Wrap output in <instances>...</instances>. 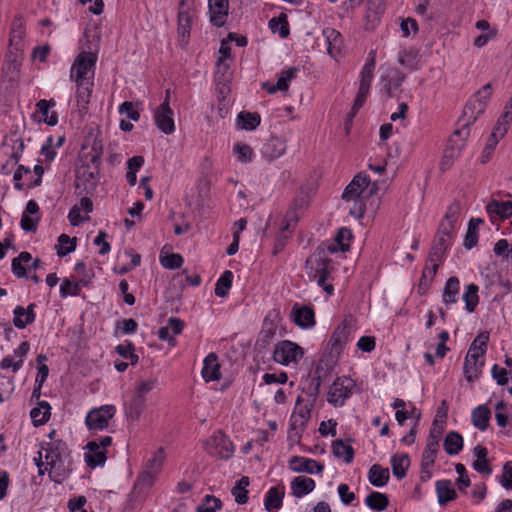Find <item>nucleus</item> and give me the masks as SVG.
<instances>
[{
	"instance_id": "obj_1",
	"label": "nucleus",
	"mask_w": 512,
	"mask_h": 512,
	"mask_svg": "<svg viewBox=\"0 0 512 512\" xmlns=\"http://www.w3.org/2000/svg\"><path fill=\"white\" fill-rule=\"evenodd\" d=\"M45 463L49 466V477L55 483H62L71 470V457L65 442L58 440L45 448Z\"/></svg>"
},
{
	"instance_id": "obj_2",
	"label": "nucleus",
	"mask_w": 512,
	"mask_h": 512,
	"mask_svg": "<svg viewBox=\"0 0 512 512\" xmlns=\"http://www.w3.org/2000/svg\"><path fill=\"white\" fill-rule=\"evenodd\" d=\"M337 252V244H320L315 252L306 260V269L311 280L317 284L324 283L329 275L331 259L329 255Z\"/></svg>"
},
{
	"instance_id": "obj_3",
	"label": "nucleus",
	"mask_w": 512,
	"mask_h": 512,
	"mask_svg": "<svg viewBox=\"0 0 512 512\" xmlns=\"http://www.w3.org/2000/svg\"><path fill=\"white\" fill-rule=\"evenodd\" d=\"M99 156L92 155L90 163L82 164L76 170V190L78 194H91L97 185Z\"/></svg>"
},
{
	"instance_id": "obj_4",
	"label": "nucleus",
	"mask_w": 512,
	"mask_h": 512,
	"mask_svg": "<svg viewBox=\"0 0 512 512\" xmlns=\"http://www.w3.org/2000/svg\"><path fill=\"white\" fill-rule=\"evenodd\" d=\"M470 124L471 122L469 120H464L462 127L457 129L449 138L441 162L442 170L448 169L452 165L453 161L460 156L461 151L465 146V142L470 134Z\"/></svg>"
},
{
	"instance_id": "obj_5",
	"label": "nucleus",
	"mask_w": 512,
	"mask_h": 512,
	"mask_svg": "<svg viewBox=\"0 0 512 512\" xmlns=\"http://www.w3.org/2000/svg\"><path fill=\"white\" fill-rule=\"evenodd\" d=\"M97 55L93 52L82 51L77 55L71 67L70 78L77 81H93Z\"/></svg>"
},
{
	"instance_id": "obj_6",
	"label": "nucleus",
	"mask_w": 512,
	"mask_h": 512,
	"mask_svg": "<svg viewBox=\"0 0 512 512\" xmlns=\"http://www.w3.org/2000/svg\"><path fill=\"white\" fill-rule=\"evenodd\" d=\"M355 388V382L350 377H338L329 387L327 401L334 407H342L350 398Z\"/></svg>"
},
{
	"instance_id": "obj_7",
	"label": "nucleus",
	"mask_w": 512,
	"mask_h": 512,
	"mask_svg": "<svg viewBox=\"0 0 512 512\" xmlns=\"http://www.w3.org/2000/svg\"><path fill=\"white\" fill-rule=\"evenodd\" d=\"M303 355L304 351L298 344L283 340L275 346L273 359L281 365L288 366L292 363H298Z\"/></svg>"
},
{
	"instance_id": "obj_8",
	"label": "nucleus",
	"mask_w": 512,
	"mask_h": 512,
	"mask_svg": "<svg viewBox=\"0 0 512 512\" xmlns=\"http://www.w3.org/2000/svg\"><path fill=\"white\" fill-rule=\"evenodd\" d=\"M170 91H166L164 101L154 111V122L164 134L170 135L175 131L174 112L169 102Z\"/></svg>"
},
{
	"instance_id": "obj_9",
	"label": "nucleus",
	"mask_w": 512,
	"mask_h": 512,
	"mask_svg": "<svg viewBox=\"0 0 512 512\" xmlns=\"http://www.w3.org/2000/svg\"><path fill=\"white\" fill-rule=\"evenodd\" d=\"M205 450L212 456L221 459H228L234 452L232 442L222 433L215 432L209 439L204 442Z\"/></svg>"
},
{
	"instance_id": "obj_10",
	"label": "nucleus",
	"mask_w": 512,
	"mask_h": 512,
	"mask_svg": "<svg viewBox=\"0 0 512 512\" xmlns=\"http://www.w3.org/2000/svg\"><path fill=\"white\" fill-rule=\"evenodd\" d=\"M164 459V451L160 448L146 462L145 469L139 474L136 484L142 487L152 486L156 476L161 471Z\"/></svg>"
},
{
	"instance_id": "obj_11",
	"label": "nucleus",
	"mask_w": 512,
	"mask_h": 512,
	"mask_svg": "<svg viewBox=\"0 0 512 512\" xmlns=\"http://www.w3.org/2000/svg\"><path fill=\"white\" fill-rule=\"evenodd\" d=\"M116 408L113 405H103L92 409L86 416L85 423L90 430H103L108 427L114 417Z\"/></svg>"
},
{
	"instance_id": "obj_12",
	"label": "nucleus",
	"mask_w": 512,
	"mask_h": 512,
	"mask_svg": "<svg viewBox=\"0 0 512 512\" xmlns=\"http://www.w3.org/2000/svg\"><path fill=\"white\" fill-rule=\"evenodd\" d=\"M461 213V204L457 201L453 202L447 209L444 219L439 225L437 235L453 240L455 234L456 223Z\"/></svg>"
},
{
	"instance_id": "obj_13",
	"label": "nucleus",
	"mask_w": 512,
	"mask_h": 512,
	"mask_svg": "<svg viewBox=\"0 0 512 512\" xmlns=\"http://www.w3.org/2000/svg\"><path fill=\"white\" fill-rule=\"evenodd\" d=\"M492 94L491 84L484 85L474 96V100L469 102L464 108V117L467 120H476L477 115L484 111L486 102L489 100Z\"/></svg>"
},
{
	"instance_id": "obj_14",
	"label": "nucleus",
	"mask_w": 512,
	"mask_h": 512,
	"mask_svg": "<svg viewBox=\"0 0 512 512\" xmlns=\"http://www.w3.org/2000/svg\"><path fill=\"white\" fill-rule=\"evenodd\" d=\"M369 179L366 175L361 173L356 175L350 184L345 188L342 198L345 201H350L356 198H363L365 190L368 188Z\"/></svg>"
},
{
	"instance_id": "obj_15",
	"label": "nucleus",
	"mask_w": 512,
	"mask_h": 512,
	"mask_svg": "<svg viewBox=\"0 0 512 512\" xmlns=\"http://www.w3.org/2000/svg\"><path fill=\"white\" fill-rule=\"evenodd\" d=\"M208 8L211 23L217 27L223 26L228 16V0H208Z\"/></svg>"
},
{
	"instance_id": "obj_16",
	"label": "nucleus",
	"mask_w": 512,
	"mask_h": 512,
	"mask_svg": "<svg viewBox=\"0 0 512 512\" xmlns=\"http://www.w3.org/2000/svg\"><path fill=\"white\" fill-rule=\"evenodd\" d=\"M21 59L18 54L9 52L2 67V79L8 83H14L20 75Z\"/></svg>"
},
{
	"instance_id": "obj_17",
	"label": "nucleus",
	"mask_w": 512,
	"mask_h": 512,
	"mask_svg": "<svg viewBox=\"0 0 512 512\" xmlns=\"http://www.w3.org/2000/svg\"><path fill=\"white\" fill-rule=\"evenodd\" d=\"M289 466L292 471L308 474L320 473L324 469V466L316 460L301 456H293L289 461Z\"/></svg>"
},
{
	"instance_id": "obj_18",
	"label": "nucleus",
	"mask_w": 512,
	"mask_h": 512,
	"mask_svg": "<svg viewBox=\"0 0 512 512\" xmlns=\"http://www.w3.org/2000/svg\"><path fill=\"white\" fill-rule=\"evenodd\" d=\"M88 452L85 453V462L88 467L95 468L105 464L107 459L106 450L97 446L96 442L89 441L86 445Z\"/></svg>"
},
{
	"instance_id": "obj_19",
	"label": "nucleus",
	"mask_w": 512,
	"mask_h": 512,
	"mask_svg": "<svg viewBox=\"0 0 512 512\" xmlns=\"http://www.w3.org/2000/svg\"><path fill=\"white\" fill-rule=\"evenodd\" d=\"M286 151V143L282 138L271 137L268 139L262 149L261 153L263 157L268 160H274L282 156Z\"/></svg>"
},
{
	"instance_id": "obj_20",
	"label": "nucleus",
	"mask_w": 512,
	"mask_h": 512,
	"mask_svg": "<svg viewBox=\"0 0 512 512\" xmlns=\"http://www.w3.org/2000/svg\"><path fill=\"white\" fill-rule=\"evenodd\" d=\"M202 376L206 382L216 381L221 378L220 364L215 353L208 354L204 359Z\"/></svg>"
},
{
	"instance_id": "obj_21",
	"label": "nucleus",
	"mask_w": 512,
	"mask_h": 512,
	"mask_svg": "<svg viewBox=\"0 0 512 512\" xmlns=\"http://www.w3.org/2000/svg\"><path fill=\"white\" fill-rule=\"evenodd\" d=\"M35 304L31 303L27 309L22 306H16L13 313V324L18 329H24L27 325L35 321L36 315L34 313Z\"/></svg>"
},
{
	"instance_id": "obj_22",
	"label": "nucleus",
	"mask_w": 512,
	"mask_h": 512,
	"mask_svg": "<svg viewBox=\"0 0 512 512\" xmlns=\"http://www.w3.org/2000/svg\"><path fill=\"white\" fill-rule=\"evenodd\" d=\"M184 328V322L176 317H171L168 319V323L166 326L161 327L158 330V337L163 341H167L168 343L174 345L175 338L171 336L170 331L173 332L174 335H178L182 332Z\"/></svg>"
},
{
	"instance_id": "obj_23",
	"label": "nucleus",
	"mask_w": 512,
	"mask_h": 512,
	"mask_svg": "<svg viewBox=\"0 0 512 512\" xmlns=\"http://www.w3.org/2000/svg\"><path fill=\"white\" fill-rule=\"evenodd\" d=\"M294 322L297 326L309 329L315 325V314L312 308L308 306L293 308Z\"/></svg>"
},
{
	"instance_id": "obj_24",
	"label": "nucleus",
	"mask_w": 512,
	"mask_h": 512,
	"mask_svg": "<svg viewBox=\"0 0 512 512\" xmlns=\"http://www.w3.org/2000/svg\"><path fill=\"white\" fill-rule=\"evenodd\" d=\"M77 86L76 90V100L77 106L80 112L86 111L88 109V104L90 102L93 81H77L75 82Z\"/></svg>"
},
{
	"instance_id": "obj_25",
	"label": "nucleus",
	"mask_w": 512,
	"mask_h": 512,
	"mask_svg": "<svg viewBox=\"0 0 512 512\" xmlns=\"http://www.w3.org/2000/svg\"><path fill=\"white\" fill-rule=\"evenodd\" d=\"M315 481L306 476H297L291 481L292 495L296 498H301L315 488Z\"/></svg>"
},
{
	"instance_id": "obj_26",
	"label": "nucleus",
	"mask_w": 512,
	"mask_h": 512,
	"mask_svg": "<svg viewBox=\"0 0 512 512\" xmlns=\"http://www.w3.org/2000/svg\"><path fill=\"white\" fill-rule=\"evenodd\" d=\"M311 415V408L307 405L301 406L294 410L290 418V433L295 431V434H299V430H302L308 422Z\"/></svg>"
},
{
	"instance_id": "obj_27",
	"label": "nucleus",
	"mask_w": 512,
	"mask_h": 512,
	"mask_svg": "<svg viewBox=\"0 0 512 512\" xmlns=\"http://www.w3.org/2000/svg\"><path fill=\"white\" fill-rule=\"evenodd\" d=\"M452 240H447L436 234L433 246L429 252L428 262H436L440 264L445 257L447 248L451 245Z\"/></svg>"
},
{
	"instance_id": "obj_28",
	"label": "nucleus",
	"mask_w": 512,
	"mask_h": 512,
	"mask_svg": "<svg viewBox=\"0 0 512 512\" xmlns=\"http://www.w3.org/2000/svg\"><path fill=\"white\" fill-rule=\"evenodd\" d=\"M439 264L436 262H428L426 263L420 281L418 285V293L420 295H424L429 290L434 277L438 271Z\"/></svg>"
},
{
	"instance_id": "obj_29",
	"label": "nucleus",
	"mask_w": 512,
	"mask_h": 512,
	"mask_svg": "<svg viewBox=\"0 0 512 512\" xmlns=\"http://www.w3.org/2000/svg\"><path fill=\"white\" fill-rule=\"evenodd\" d=\"M323 34L327 43V52L333 58H336L341 51L342 38L341 34L333 28H326Z\"/></svg>"
},
{
	"instance_id": "obj_30",
	"label": "nucleus",
	"mask_w": 512,
	"mask_h": 512,
	"mask_svg": "<svg viewBox=\"0 0 512 512\" xmlns=\"http://www.w3.org/2000/svg\"><path fill=\"white\" fill-rule=\"evenodd\" d=\"M351 333V320L345 319L334 331L330 342L333 348H342Z\"/></svg>"
},
{
	"instance_id": "obj_31",
	"label": "nucleus",
	"mask_w": 512,
	"mask_h": 512,
	"mask_svg": "<svg viewBox=\"0 0 512 512\" xmlns=\"http://www.w3.org/2000/svg\"><path fill=\"white\" fill-rule=\"evenodd\" d=\"M146 405V398L133 395L130 402L125 407V414L131 421H138Z\"/></svg>"
},
{
	"instance_id": "obj_32",
	"label": "nucleus",
	"mask_w": 512,
	"mask_h": 512,
	"mask_svg": "<svg viewBox=\"0 0 512 512\" xmlns=\"http://www.w3.org/2000/svg\"><path fill=\"white\" fill-rule=\"evenodd\" d=\"M460 292V281L457 277H450L445 284L442 300L446 305H451L457 302Z\"/></svg>"
},
{
	"instance_id": "obj_33",
	"label": "nucleus",
	"mask_w": 512,
	"mask_h": 512,
	"mask_svg": "<svg viewBox=\"0 0 512 512\" xmlns=\"http://www.w3.org/2000/svg\"><path fill=\"white\" fill-rule=\"evenodd\" d=\"M284 498V491L279 490L277 487H272L265 495L264 505L268 512H276L282 506Z\"/></svg>"
},
{
	"instance_id": "obj_34",
	"label": "nucleus",
	"mask_w": 512,
	"mask_h": 512,
	"mask_svg": "<svg viewBox=\"0 0 512 512\" xmlns=\"http://www.w3.org/2000/svg\"><path fill=\"white\" fill-rule=\"evenodd\" d=\"M436 492L438 502L443 505L456 498V491L450 480H440L436 482Z\"/></svg>"
},
{
	"instance_id": "obj_35",
	"label": "nucleus",
	"mask_w": 512,
	"mask_h": 512,
	"mask_svg": "<svg viewBox=\"0 0 512 512\" xmlns=\"http://www.w3.org/2000/svg\"><path fill=\"white\" fill-rule=\"evenodd\" d=\"M439 444L434 441H427L422 454V473H429V468L434 465Z\"/></svg>"
},
{
	"instance_id": "obj_36",
	"label": "nucleus",
	"mask_w": 512,
	"mask_h": 512,
	"mask_svg": "<svg viewBox=\"0 0 512 512\" xmlns=\"http://www.w3.org/2000/svg\"><path fill=\"white\" fill-rule=\"evenodd\" d=\"M443 446L447 454L457 455L463 449V438L459 433L451 431L446 435Z\"/></svg>"
},
{
	"instance_id": "obj_37",
	"label": "nucleus",
	"mask_w": 512,
	"mask_h": 512,
	"mask_svg": "<svg viewBox=\"0 0 512 512\" xmlns=\"http://www.w3.org/2000/svg\"><path fill=\"white\" fill-rule=\"evenodd\" d=\"M50 405L47 401L38 402V406L33 408L30 416L35 426L45 424L50 418Z\"/></svg>"
},
{
	"instance_id": "obj_38",
	"label": "nucleus",
	"mask_w": 512,
	"mask_h": 512,
	"mask_svg": "<svg viewBox=\"0 0 512 512\" xmlns=\"http://www.w3.org/2000/svg\"><path fill=\"white\" fill-rule=\"evenodd\" d=\"M491 412L486 405H480L472 411V422L475 427L484 431L489 425Z\"/></svg>"
},
{
	"instance_id": "obj_39",
	"label": "nucleus",
	"mask_w": 512,
	"mask_h": 512,
	"mask_svg": "<svg viewBox=\"0 0 512 512\" xmlns=\"http://www.w3.org/2000/svg\"><path fill=\"white\" fill-rule=\"evenodd\" d=\"M389 477L388 468H383L378 464H374L369 470V481L375 487H382L386 485Z\"/></svg>"
},
{
	"instance_id": "obj_40",
	"label": "nucleus",
	"mask_w": 512,
	"mask_h": 512,
	"mask_svg": "<svg viewBox=\"0 0 512 512\" xmlns=\"http://www.w3.org/2000/svg\"><path fill=\"white\" fill-rule=\"evenodd\" d=\"M332 453L336 458L343 459L346 463H351L354 457V450L351 445L339 439L332 444Z\"/></svg>"
},
{
	"instance_id": "obj_41",
	"label": "nucleus",
	"mask_w": 512,
	"mask_h": 512,
	"mask_svg": "<svg viewBox=\"0 0 512 512\" xmlns=\"http://www.w3.org/2000/svg\"><path fill=\"white\" fill-rule=\"evenodd\" d=\"M409 465L410 459L407 454H396L391 458L392 472L397 479H402L405 477Z\"/></svg>"
},
{
	"instance_id": "obj_42",
	"label": "nucleus",
	"mask_w": 512,
	"mask_h": 512,
	"mask_svg": "<svg viewBox=\"0 0 512 512\" xmlns=\"http://www.w3.org/2000/svg\"><path fill=\"white\" fill-rule=\"evenodd\" d=\"M486 209L489 214H496L502 219H507L512 215V202L492 200L488 203Z\"/></svg>"
},
{
	"instance_id": "obj_43",
	"label": "nucleus",
	"mask_w": 512,
	"mask_h": 512,
	"mask_svg": "<svg viewBox=\"0 0 512 512\" xmlns=\"http://www.w3.org/2000/svg\"><path fill=\"white\" fill-rule=\"evenodd\" d=\"M366 505L377 512L385 510L389 505L388 497L380 492H371L365 499Z\"/></svg>"
},
{
	"instance_id": "obj_44",
	"label": "nucleus",
	"mask_w": 512,
	"mask_h": 512,
	"mask_svg": "<svg viewBox=\"0 0 512 512\" xmlns=\"http://www.w3.org/2000/svg\"><path fill=\"white\" fill-rule=\"evenodd\" d=\"M483 222L480 218H472L468 223V229L464 238L463 245L467 249H472L478 242V226Z\"/></svg>"
},
{
	"instance_id": "obj_45",
	"label": "nucleus",
	"mask_w": 512,
	"mask_h": 512,
	"mask_svg": "<svg viewBox=\"0 0 512 512\" xmlns=\"http://www.w3.org/2000/svg\"><path fill=\"white\" fill-rule=\"evenodd\" d=\"M510 123H506L503 119H502V115L500 116V118L498 119L491 135H490V138L488 140V143L486 145V150H494L496 144L498 143L499 139L502 138L506 133H507V130H508V125Z\"/></svg>"
},
{
	"instance_id": "obj_46",
	"label": "nucleus",
	"mask_w": 512,
	"mask_h": 512,
	"mask_svg": "<svg viewBox=\"0 0 512 512\" xmlns=\"http://www.w3.org/2000/svg\"><path fill=\"white\" fill-rule=\"evenodd\" d=\"M479 287L471 283L466 286V290L463 294V301L465 302V308L468 312H473L479 303Z\"/></svg>"
},
{
	"instance_id": "obj_47",
	"label": "nucleus",
	"mask_w": 512,
	"mask_h": 512,
	"mask_svg": "<svg viewBox=\"0 0 512 512\" xmlns=\"http://www.w3.org/2000/svg\"><path fill=\"white\" fill-rule=\"evenodd\" d=\"M375 51H370L365 65L360 73V85L370 87L375 69Z\"/></svg>"
},
{
	"instance_id": "obj_48",
	"label": "nucleus",
	"mask_w": 512,
	"mask_h": 512,
	"mask_svg": "<svg viewBox=\"0 0 512 512\" xmlns=\"http://www.w3.org/2000/svg\"><path fill=\"white\" fill-rule=\"evenodd\" d=\"M32 260L29 252L23 251L18 257L12 260V272L17 278H24L27 275L26 269L23 264H27Z\"/></svg>"
},
{
	"instance_id": "obj_49",
	"label": "nucleus",
	"mask_w": 512,
	"mask_h": 512,
	"mask_svg": "<svg viewBox=\"0 0 512 512\" xmlns=\"http://www.w3.org/2000/svg\"><path fill=\"white\" fill-rule=\"evenodd\" d=\"M233 273L229 270L223 272L216 282L215 295L224 298L228 295V291L232 286Z\"/></svg>"
},
{
	"instance_id": "obj_50",
	"label": "nucleus",
	"mask_w": 512,
	"mask_h": 512,
	"mask_svg": "<svg viewBox=\"0 0 512 512\" xmlns=\"http://www.w3.org/2000/svg\"><path fill=\"white\" fill-rule=\"evenodd\" d=\"M238 125L245 130L256 129L261 121L259 114L250 112H240L237 118Z\"/></svg>"
},
{
	"instance_id": "obj_51",
	"label": "nucleus",
	"mask_w": 512,
	"mask_h": 512,
	"mask_svg": "<svg viewBox=\"0 0 512 512\" xmlns=\"http://www.w3.org/2000/svg\"><path fill=\"white\" fill-rule=\"evenodd\" d=\"M483 366L484 361L472 360L467 362V360H465L463 370L466 380L468 382L476 380L479 377Z\"/></svg>"
},
{
	"instance_id": "obj_52",
	"label": "nucleus",
	"mask_w": 512,
	"mask_h": 512,
	"mask_svg": "<svg viewBox=\"0 0 512 512\" xmlns=\"http://www.w3.org/2000/svg\"><path fill=\"white\" fill-rule=\"evenodd\" d=\"M115 350L122 358L130 360L131 365H135L139 360L131 341H125L123 344L117 345Z\"/></svg>"
},
{
	"instance_id": "obj_53",
	"label": "nucleus",
	"mask_w": 512,
	"mask_h": 512,
	"mask_svg": "<svg viewBox=\"0 0 512 512\" xmlns=\"http://www.w3.org/2000/svg\"><path fill=\"white\" fill-rule=\"evenodd\" d=\"M269 27L273 33H278L281 38H286L289 35L288 21L284 14H281L278 18H272L269 21Z\"/></svg>"
},
{
	"instance_id": "obj_54",
	"label": "nucleus",
	"mask_w": 512,
	"mask_h": 512,
	"mask_svg": "<svg viewBox=\"0 0 512 512\" xmlns=\"http://www.w3.org/2000/svg\"><path fill=\"white\" fill-rule=\"evenodd\" d=\"M352 238V233L347 228H341L338 230L334 242H323L322 244H337V252H345L349 250V244L345 243V240L349 241Z\"/></svg>"
},
{
	"instance_id": "obj_55",
	"label": "nucleus",
	"mask_w": 512,
	"mask_h": 512,
	"mask_svg": "<svg viewBox=\"0 0 512 512\" xmlns=\"http://www.w3.org/2000/svg\"><path fill=\"white\" fill-rule=\"evenodd\" d=\"M58 242H59V245H58L57 254L60 257L66 256L67 254L73 252L76 248V238L71 239L66 234H61L58 237Z\"/></svg>"
},
{
	"instance_id": "obj_56",
	"label": "nucleus",
	"mask_w": 512,
	"mask_h": 512,
	"mask_svg": "<svg viewBox=\"0 0 512 512\" xmlns=\"http://www.w3.org/2000/svg\"><path fill=\"white\" fill-rule=\"evenodd\" d=\"M221 500L212 495H206L200 505L197 506L196 512H216L221 509Z\"/></svg>"
},
{
	"instance_id": "obj_57",
	"label": "nucleus",
	"mask_w": 512,
	"mask_h": 512,
	"mask_svg": "<svg viewBox=\"0 0 512 512\" xmlns=\"http://www.w3.org/2000/svg\"><path fill=\"white\" fill-rule=\"evenodd\" d=\"M233 151L237 155L238 161L242 163L251 162L254 156L252 148L244 143L235 144Z\"/></svg>"
},
{
	"instance_id": "obj_58",
	"label": "nucleus",
	"mask_w": 512,
	"mask_h": 512,
	"mask_svg": "<svg viewBox=\"0 0 512 512\" xmlns=\"http://www.w3.org/2000/svg\"><path fill=\"white\" fill-rule=\"evenodd\" d=\"M297 67H290L287 70L283 71L278 78V81L276 83V88L279 89V91H286L289 87L290 81L295 78L297 72Z\"/></svg>"
},
{
	"instance_id": "obj_59",
	"label": "nucleus",
	"mask_w": 512,
	"mask_h": 512,
	"mask_svg": "<svg viewBox=\"0 0 512 512\" xmlns=\"http://www.w3.org/2000/svg\"><path fill=\"white\" fill-rule=\"evenodd\" d=\"M80 292V283L72 282L69 279H64L60 286V295L63 298L67 296H78Z\"/></svg>"
},
{
	"instance_id": "obj_60",
	"label": "nucleus",
	"mask_w": 512,
	"mask_h": 512,
	"mask_svg": "<svg viewBox=\"0 0 512 512\" xmlns=\"http://www.w3.org/2000/svg\"><path fill=\"white\" fill-rule=\"evenodd\" d=\"M183 257L177 253H171L161 257L160 263L166 269H177L183 264Z\"/></svg>"
},
{
	"instance_id": "obj_61",
	"label": "nucleus",
	"mask_w": 512,
	"mask_h": 512,
	"mask_svg": "<svg viewBox=\"0 0 512 512\" xmlns=\"http://www.w3.org/2000/svg\"><path fill=\"white\" fill-rule=\"evenodd\" d=\"M191 28V16L188 11H180L178 14V31L184 37L189 34Z\"/></svg>"
},
{
	"instance_id": "obj_62",
	"label": "nucleus",
	"mask_w": 512,
	"mask_h": 512,
	"mask_svg": "<svg viewBox=\"0 0 512 512\" xmlns=\"http://www.w3.org/2000/svg\"><path fill=\"white\" fill-rule=\"evenodd\" d=\"M331 374V366L328 361L321 359L315 368L314 374L312 377L318 379L319 381H325Z\"/></svg>"
},
{
	"instance_id": "obj_63",
	"label": "nucleus",
	"mask_w": 512,
	"mask_h": 512,
	"mask_svg": "<svg viewBox=\"0 0 512 512\" xmlns=\"http://www.w3.org/2000/svg\"><path fill=\"white\" fill-rule=\"evenodd\" d=\"M321 384V381L314 377H311L308 382V385L304 388V392L307 394L308 397L311 398L312 403H314L317 400V397L320 393Z\"/></svg>"
},
{
	"instance_id": "obj_64",
	"label": "nucleus",
	"mask_w": 512,
	"mask_h": 512,
	"mask_svg": "<svg viewBox=\"0 0 512 512\" xmlns=\"http://www.w3.org/2000/svg\"><path fill=\"white\" fill-rule=\"evenodd\" d=\"M500 483L506 489H512V462L508 461L503 466Z\"/></svg>"
}]
</instances>
